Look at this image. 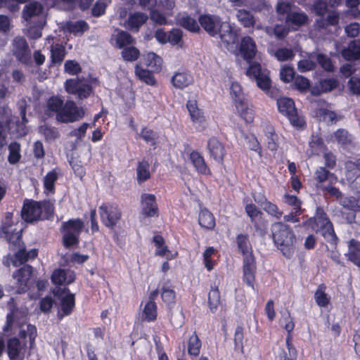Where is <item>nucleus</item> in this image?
Wrapping results in <instances>:
<instances>
[{
	"label": "nucleus",
	"mask_w": 360,
	"mask_h": 360,
	"mask_svg": "<svg viewBox=\"0 0 360 360\" xmlns=\"http://www.w3.org/2000/svg\"><path fill=\"white\" fill-rule=\"evenodd\" d=\"M0 236L5 238L13 247H18V251L15 254L14 259L11 260L13 266H18L27 261L25 250L20 248L22 229H17L11 222V214L8 213L6 221L4 222Z\"/></svg>",
	"instance_id": "7ed1b4c3"
},
{
	"label": "nucleus",
	"mask_w": 360,
	"mask_h": 360,
	"mask_svg": "<svg viewBox=\"0 0 360 360\" xmlns=\"http://www.w3.org/2000/svg\"><path fill=\"white\" fill-rule=\"evenodd\" d=\"M27 348V341L11 338L7 342V354L10 360H23Z\"/></svg>",
	"instance_id": "2eb2a0df"
},
{
	"label": "nucleus",
	"mask_w": 360,
	"mask_h": 360,
	"mask_svg": "<svg viewBox=\"0 0 360 360\" xmlns=\"http://www.w3.org/2000/svg\"><path fill=\"white\" fill-rule=\"evenodd\" d=\"M135 74L140 80L148 85H155L156 82L150 71L143 69L140 65H136L135 67Z\"/></svg>",
	"instance_id": "a19ab883"
},
{
	"label": "nucleus",
	"mask_w": 360,
	"mask_h": 360,
	"mask_svg": "<svg viewBox=\"0 0 360 360\" xmlns=\"http://www.w3.org/2000/svg\"><path fill=\"white\" fill-rule=\"evenodd\" d=\"M198 222L202 227L206 229H212L215 226V219L213 214L207 209L200 210Z\"/></svg>",
	"instance_id": "f704fd0d"
},
{
	"label": "nucleus",
	"mask_w": 360,
	"mask_h": 360,
	"mask_svg": "<svg viewBox=\"0 0 360 360\" xmlns=\"http://www.w3.org/2000/svg\"><path fill=\"white\" fill-rule=\"evenodd\" d=\"M201 27L212 37L218 35L225 46L234 45L238 41V34L231 25L216 15L205 14L199 17Z\"/></svg>",
	"instance_id": "f257e3e1"
},
{
	"label": "nucleus",
	"mask_w": 360,
	"mask_h": 360,
	"mask_svg": "<svg viewBox=\"0 0 360 360\" xmlns=\"http://www.w3.org/2000/svg\"><path fill=\"white\" fill-rule=\"evenodd\" d=\"M38 131L44 137L45 140L49 142L53 141L60 137L58 129L46 124L40 126Z\"/></svg>",
	"instance_id": "c9c22d12"
},
{
	"label": "nucleus",
	"mask_w": 360,
	"mask_h": 360,
	"mask_svg": "<svg viewBox=\"0 0 360 360\" xmlns=\"http://www.w3.org/2000/svg\"><path fill=\"white\" fill-rule=\"evenodd\" d=\"M19 329L18 335L22 341H27L28 338L29 347L33 349L35 344V338L37 337V328L34 326L25 323L17 328Z\"/></svg>",
	"instance_id": "393cba45"
},
{
	"label": "nucleus",
	"mask_w": 360,
	"mask_h": 360,
	"mask_svg": "<svg viewBox=\"0 0 360 360\" xmlns=\"http://www.w3.org/2000/svg\"><path fill=\"white\" fill-rule=\"evenodd\" d=\"M335 138L338 143L342 146H346L351 142V136L348 132L343 129H339L335 133Z\"/></svg>",
	"instance_id": "69168bd1"
},
{
	"label": "nucleus",
	"mask_w": 360,
	"mask_h": 360,
	"mask_svg": "<svg viewBox=\"0 0 360 360\" xmlns=\"http://www.w3.org/2000/svg\"><path fill=\"white\" fill-rule=\"evenodd\" d=\"M65 9L72 10L78 6L82 10L88 8L93 0H60Z\"/></svg>",
	"instance_id": "864d4df0"
},
{
	"label": "nucleus",
	"mask_w": 360,
	"mask_h": 360,
	"mask_svg": "<svg viewBox=\"0 0 360 360\" xmlns=\"http://www.w3.org/2000/svg\"><path fill=\"white\" fill-rule=\"evenodd\" d=\"M236 17L238 21L246 28L252 27L255 25V19L252 13L246 9L236 11Z\"/></svg>",
	"instance_id": "2f4dec72"
},
{
	"label": "nucleus",
	"mask_w": 360,
	"mask_h": 360,
	"mask_svg": "<svg viewBox=\"0 0 360 360\" xmlns=\"http://www.w3.org/2000/svg\"><path fill=\"white\" fill-rule=\"evenodd\" d=\"M240 51L243 58L249 63L252 59L256 57L257 53L256 44L249 36H245L241 39Z\"/></svg>",
	"instance_id": "b1692460"
},
{
	"label": "nucleus",
	"mask_w": 360,
	"mask_h": 360,
	"mask_svg": "<svg viewBox=\"0 0 360 360\" xmlns=\"http://www.w3.org/2000/svg\"><path fill=\"white\" fill-rule=\"evenodd\" d=\"M75 278L74 271L71 270L57 269L55 270L51 276V281L56 285L70 284Z\"/></svg>",
	"instance_id": "bb28decb"
},
{
	"label": "nucleus",
	"mask_w": 360,
	"mask_h": 360,
	"mask_svg": "<svg viewBox=\"0 0 360 360\" xmlns=\"http://www.w3.org/2000/svg\"><path fill=\"white\" fill-rule=\"evenodd\" d=\"M58 174L56 169L48 172L44 179V192L46 194L53 193L55 182L58 179Z\"/></svg>",
	"instance_id": "37998d69"
},
{
	"label": "nucleus",
	"mask_w": 360,
	"mask_h": 360,
	"mask_svg": "<svg viewBox=\"0 0 360 360\" xmlns=\"http://www.w3.org/2000/svg\"><path fill=\"white\" fill-rule=\"evenodd\" d=\"M139 136L143 139L146 142L150 143L151 145L155 144V141L157 138L156 134L151 129L146 127L143 128Z\"/></svg>",
	"instance_id": "338daca9"
},
{
	"label": "nucleus",
	"mask_w": 360,
	"mask_h": 360,
	"mask_svg": "<svg viewBox=\"0 0 360 360\" xmlns=\"http://www.w3.org/2000/svg\"><path fill=\"white\" fill-rule=\"evenodd\" d=\"M147 19V15L137 12L129 16L125 25L128 29L138 32L139 27L146 22Z\"/></svg>",
	"instance_id": "c85d7f7f"
},
{
	"label": "nucleus",
	"mask_w": 360,
	"mask_h": 360,
	"mask_svg": "<svg viewBox=\"0 0 360 360\" xmlns=\"http://www.w3.org/2000/svg\"><path fill=\"white\" fill-rule=\"evenodd\" d=\"M65 88L68 94L75 95L80 100L86 98L92 92V88L90 84L79 78L66 80Z\"/></svg>",
	"instance_id": "9d476101"
},
{
	"label": "nucleus",
	"mask_w": 360,
	"mask_h": 360,
	"mask_svg": "<svg viewBox=\"0 0 360 360\" xmlns=\"http://www.w3.org/2000/svg\"><path fill=\"white\" fill-rule=\"evenodd\" d=\"M255 200L257 202L260 203V205L262 206V207L269 214L273 216L274 217H275L277 219H279L282 217L283 212L279 210L277 205H276L275 204H273L272 202L266 200V199H265L264 198L263 200H261L257 201L256 199H255Z\"/></svg>",
	"instance_id": "ea45409f"
},
{
	"label": "nucleus",
	"mask_w": 360,
	"mask_h": 360,
	"mask_svg": "<svg viewBox=\"0 0 360 360\" xmlns=\"http://www.w3.org/2000/svg\"><path fill=\"white\" fill-rule=\"evenodd\" d=\"M9 155L8 162L11 164H15L18 162L20 158V146L16 142L11 143L8 146Z\"/></svg>",
	"instance_id": "bf43d9fd"
},
{
	"label": "nucleus",
	"mask_w": 360,
	"mask_h": 360,
	"mask_svg": "<svg viewBox=\"0 0 360 360\" xmlns=\"http://www.w3.org/2000/svg\"><path fill=\"white\" fill-rule=\"evenodd\" d=\"M277 105L279 112L287 116L293 126L301 127L304 124V120L298 114L292 99L285 97L280 98L277 100Z\"/></svg>",
	"instance_id": "423d86ee"
},
{
	"label": "nucleus",
	"mask_w": 360,
	"mask_h": 360,
	"mask_svg": "<svg viewBox=\"0 0 360 360\" xmlns=\"http://www.w3.org/2000/svg\"><path fill=\"white\" fill-rule=\"evenodd\" d=\"M243 257V278L247 284L253 288L256 270L255 259L252 252L244 255Z\"/></svg>",
	"instance_id": "aec40b11"
},
{
	"label": "nucleus",
	"mask_w": 360,
	"mask_h": 360,
	"mask_svg": "<svg viewBox=\"0 0 360 360\" xmlns=\"http://www.w3.org/2000/svg\"><path fill=\"white\" fill-rule=\"evenodd\" d=\"M157 317V306L154 301H148L144 305L141 314V319L143 321H152Z\"/></svg>",
	"instance_id": "58836bf2"
},
{
	"label": "nucleus",
	"mask_w": 360,
	"mask_h": 360,
	"mask_svg": "<svg viewBox=\"0 0 360 360\" xmlns=\"http://www.w3.org/2000/svg\"><path fill=\"white\" fill-rule=\"evenodd\" d=\"M246 75L250 77L255 78L258 87L264 91L269 89L271 81L269 72L266 70H262L259 63H251L246 71Z\"/></svg>",
	"instance_id": "9b49d317"
},
{
	"label": "nucleus",
	"mask_w": 360,
	"mask_h": 360,
	"mask_svg": "<svg viewBox=\"0 0 360 360\" xmlns=\"http://www.w3.org/2000/svg\"><path fill=\"white\" fill-rule=\"evenodd\" d=\"M9 308L10 312L7 314L3 330L15 333L17 328L27 323V311L26 309L17 307L13 302L9 304Z\"/></svg>",
	"instance_id": "39448f33"
},
{
	"label": "nucleus",
	"mask_w": 360,
	"mask_h": 360,
	"mask_svg": "<svg viewBox=\"0 0 360 360\" xmlns=\"http://www.w3.org/2000/svg\"><path fill=\"white\" fill-rule=\"evenodd\" d=\"M326 286L323 284L319 285L314 294V298L316 304L319 307H326L330 301V297L325 292Z\"/></svg>",
	"instance_id": "603ef678"
},
{
	"label": "nucleus",
	"mask_w": 360,
	"mask_h": 360,
	"mask_svg": "<svg viewBox=\"0 0 360 360\" xmlns=\"http://www.w3.org/2000/svg\"><path fill=\"white\" fill-rule=\"evenodd\" d=\"M316 224L321 229V235L329 243L335 244L338 238L335 233L332 223L326 214L322 213L316 218Z\"/></svg>",
	"instance_id": "dca6fc26"
},
{
	"label": "nucleus",
	"mask_w": 360,
	"mask_h": 360,
	"mask_svg": "<svg viewBox=\"0 0 360 360\" xmlns=\"http://www.w3.org/2000/svg\"><path fill=\"white\" fill-rule=\"evenodd\" d=\"M316 60L318 63L326 71L333 72L334 70L333 65L329 57L324 54L318 53L316 55Z\"/></svg>",
	"instance_id": "680f3d73"
},
{
	"label": "nucleus",
	"mask_w": 360,
	"mask_h": 360,
	"mask_svg": "<svg viewBox=\"0 0 360 360\" xmlns=\"http://www.w3.org/2000/svg\"><path fill=\"white\" fill-rule=\"evenodd\" d=\"M115 42L116 46L118 48L122 49L127 45L133 44L134 43V39L129 33L124 31H121L115 36Z\"/></svg>",
	"instance_id": "5fc2aeb1"
},
{
	"label": "nucleus",
	"mask_w": 360,
	"mask_h": 360,
	"mask_svg": "<svg viewBox=\"0 0 360 360\" xmlns=\"http://www.w3.org/2000/svg\"><path fill=\"white\" fill-rule=\"evenodd\" d=\"M236 243L239 252L243 255H247L252 252V245L250 243L248 236L245 234H239L236 237Z\"/></svg>",
	"instance_id": "79ce46f5"
},
{
	"label": "nucleus",
	"mask_w": 360,
	"mask_h": 360,
	"mask_svg": "<svg viewBox=\"0 0 360 360\" xmlns=\"http://www.w3.org/2000/svg\"><path fill=\"white\" fill-rule=\"evenodd\" d=\"M230 94L234 101L235 105L246 101L245 96L243 94L240 85L237 82H232L230 86Z\"/></svg>",
	"instance_id": "de8ad7c7"
},
{
	"label": "nucleus",
	"mask_w": 360,
	"mask_h": 360,
	"mask_svg": "<svg viewBox=\"0 0 360 360\" xmlns=\"http://www.w3.org/2000/svg\"><path fill=\"white\" fill-rule=\"evenodd\" d=\"M103 223L108 227H113L120 220L121 212L115 205L105 204L99 207Z\"/></svg>",
	"instance_id": "ddd939ff"
},
{
	"label": "nucleus",
	"mask_w": 360,
	"mask_h": 360,
	"mask_svg": "<svg viewBox=\"0 0 360 360\" xmlns=\"http://www.w3.org/2000/svg\"><path fill=\"white\" fill-rule=\"evenodd\" d=\"M187 108L195 127L204 129L206 125L205 118L202 111L198 108L196 101L189 100L187 103Z\"/></svg>",
	"instance_id": "4be33fe9"
},
{
	"label": "nucleus",
	"mask_w": 360,
	"mask_h": 360,
	"mask_svg": "<svg viewBox=\"0 0 360 360\" xmlns=\"http://www.w3.org/2000/svg\"><path fill=\"white\" fill-rule=\"evenodd\" d=\"M190 159L196 170L202 174H209L210 171L207 167L205 160L199 153L193 151L190 155Z\"/></svg>",
	"instance_id": "473e14b6"
},
{
	"label": "nucleus",
	"mask_w": 360,
	"mask_h": 360,
	"mask_svg": "<svg viewBox=\"0 0 360 360\" xmlns=\"http://www.w3.org/2000/svg\"><path fill=\"white\" fill-rule=\"evenodd\" d=\"M53 213V204L49 202H37L30 200L25 202L22 211V218L27 222H34L40 219H48Z\"/></svg>",
	"instance_id": "20e7f679"
},
{
	"label": "nucleus",
	"mask_w": 360,
	"mask_h": 360,
	"mask_svg": "<svg viewBox=\"0 0 360 360\" xmlns=\"http://www.w3.org/2000/svg\"><path fill=\"white\" fill-rule=\"evenodd\" d=\"M235 106L238 113L245 122L248 123L253 122L255 119L254 110L252 108V106L249 105L247 103V101L243 103L240 102L236 104Z\"/></svg>",
	"instance_id": "c756f323"
},
{
	"label": "nucleus",
	"mask_w": 360,
	"mask_h": 360,
	"mask_svg": "<svg viewBox=\"0 0 360 360\" xmlns=\"http://www.w3.org/2000/svg\"><path fill=\"white\" fill-rule=\"evenodd\" d=\"M145 63L148 67L153 68L154 70H159L161 67L162 60L154 53H148L145 56Z\"/></svg>",
	"instance_id": "4d7b16f0"
},
{
	"label": "nucleus",
	"mask_w": 360,
	"mask_h": 360,
	"mask_svg": "<svg viewBox=\"0 0 360 360\" xmlns=\"http://www.w3.org/2000/svg\"><path fill=\"white\" fill-rule=\"evenodd\" d=\"M63 101L58 96H51L46 102L44 111L46 115L51 116L55 114L56 116L63 107Z\"/></svg>",
	"instance_id": "7c9ffc66"
},
{
	"label": "nucleus",
	"mask_w": 360,
	"mask_h": 360,
	"mask_svg": "<svg viewBox=\"0 0 360 360\" xmlns=\"http://www.w3.org/2000/svg\"><path fill=\"white\" fill-rule=\"evenodd\" d=\"M142 212L146 217L157 216L158 213L156 198L153 194L144 193L141 197Z\"/></svg>",
	"instance_id": "5701e85b"
},
{
	"label": "nucleus",
	"mask_w": 360,
	"mask_h": 360,
	"mask_svg": "<svg viewBox=\"0 0 360 360\" xmlns=\"http://www.w3.org/2000/svg\"><path fill=\"white\" fill-rule=\"evenodd\" d=\"M294 56L295 54L292 50L286 48L278 49L275 53V56L280 61H285L292 59Z\"/></svg>",
	"instance_id": "0e129e2a"
},
{
	"label": "nucleus",
	"mask_w": 360,
	"mask_h": 360,
	"mask_svg": "<svg viewBox=\"0 0 360 360\" xmlns=\"http://www.w3.org/2000/svg\"><path fill=\"white\" fill-rule=\"evenodd\" d=\"M307 20V15L303 12L293 11L287 15V22L297 26L304 25Z\"/></svg>",
	"instance_id": "a18cd8bd"
},
{
	"label": "nucleus",
	"mask_w": 360,
	"mask_h": 360,
	"mask_svg": "<svg viewBox=\"0 0 360 360\" xmlns=\"http://www.w3.org/2000/svg\"><path fill=\"white\" fill-rule=\"evenodd\" d=\"M82 108L77 106L72 101H67L63 103V107L56 116L58 122L68 123L78 120L84 116Z\"/></svg>",
	"instance_id": "6e6552de"
},
{
	"label": "nucleus",
	"mask_w": 360,
	"mask_h": 360,
	"mask_svg": "<svg viewBox=\"0 0 360 360\" xmlns=\"http://www.w3.org/2000/svg\"><path fill=\"white\" fill-rule=\"evenodd\" d=\"M207 148L210 157L217 162L223 164L226 155L224 145L217 137H211L207 141Z\"/></svg>",
	"instance_id": "6ab92c4d"
},
{
	"label": "nucleus",
	"mask_w": 360,
	"mask_h": 360,
	"mask_svg": "<svg viewBox=\"0 0 360 360\" xmlns=\"http://www.w3.org/2000/svg\"><path fill=\"white\" fill-rule=\"evenodd\" d=\"M309 148L307 153L309 155H319L326 150V146L321 137L316 135H312L309 142Z\"/></svg>",
	"instance_id": "72a5a7b5"
},
{
	"label": "nucleus",
	"mask_w": 360,
	"mask_h": 360,
	"mask_svg": "<svg viewBox=\"0 0 360 360\" xmlns=\"http://www.w3.org/2000/svg\"><path fill=\"white\" fill-rule=\"evenodd\" d=\"M341 56L348 61L359 60L360 58V40L351 41L347 46L341 51Z\"/></svg>",
	"instance_id": "a878e982"
},
{
	"label": "nucleus",
	"mask_w": 360,
	"mask_h": 360,
	"mask_svg": "<svg viewBox=\"0 0 360 360\" xmlns=\"http://www.w3.org/2000/svg\"><path fill=\"white\" fill-rule=\"evenodd\" d=\"M273 239L287 258H291L296 249V237L290 227L282 222H276L271 226Z\"/></svg>",
	"instance_id": "f03ea898"
},
{
	"label": "nucleus",
	"mask_w": 360,
	"mask_h": 360,
	"mask_svg": "<svg viewBox=\"0 0 360 360\" xmlns=\"http://www.w3.org/2000/svg\"><path fill=\"white\" fill-rule=\"evenodd\" d=\"M262 135L261 141L271 151H276L278 147V137L274 127L267 123L262 125Z\"/></svg>",
	"instance_id": "a211bd4d"
},
{
	"label": "nucleus",
	"mask_w": 360,
	"mask_h": 360,
	"mask_svg": "<svg viewBox=\"0 0 360 360\" xmlns=\"http://www.w3.org/2000/svg\"><path fill=\"white\" fill-rule=\"evenodd\" d=\"M13 45V51L17 58L23 63H28L30 60V51L26 40L22 37H16Z\"/></svg>",
	"instance_id": "412c9836"
},
{
	"label": "nucleus",
	"mask_w": 360,
	"mask_h": 360,
	"mask_svg": "<svg viewBox=\"0 0 360 360\" xmlns=\"http://www.w3.org/2000/svg\"><path fill=\"white\" fill-rule=\"evenodd\" d=\"M32 274V268L25 265L13 275L15 281V289L18 293L26 291L29 288V282Z\"/></svg>",
	"instance_id": "4468645a"
},
{
	"label": "nucleus",
	"mask_w": 360,
	"mask_h": 360,
	"mask_svg": "<svg viewBox=\"0 0 360 360\" xmlns=\"http://www.w3.org/2000/svg\"><path fill=\"white\" fill-rule=\"evenodd\" d=\"M22 15L30 24L37 22L39 27H43L46 23L43 6L38 2H32L26 5L22 10Z\"/></svg>",
	"instance_id": "1a4fd4ad"
},
{
	"label": "nucleus",
	"mask_w": 360,
	"mask_h": 360,
	"mask_svg": "<svg viewBox=\"0 0 360 360\" xmlns=\"http://www.w3.org/2000/svg\"><path fill=\"white\" fill-rule=\"evenodd\" d=\"M153 242L155 243L156 246V255L162 257H165L167 259L171 258V253L169 251L167 247L165 245L164 239L161 236H155L153 237Z\"/></svg>",
	"instance_id": "09e8293b"
},
{
	"label": "nucleus",
	"mask_w": 360,
	"mask_h": 360,
	"mask_svg": "<svg viewBox=\"0 0 360 360\" xmlns=\"http://www.w3.org/2000/svg\"><path fill=\"white\" fill-rule=\"evenodd\" d=\"M83 226V222L79 219H70L64 223L63 243L65 247L68 248L78 243V237Z\"/></svg>",
	"instance_id": "0eeeda50"
},
{
	"label": "nucleus",
	"mask_w": 360,
	"mask_h": 360,
	"mask_svg": "<svg viewBox=\"0 0 360 360\" xmlns=\"http://www.w3.org/2000/svg\"><path fill=\"white\" fill-rule=\"evenodd\" d=\"M348 257L354 264L360 266V242L352 239L349 241Z\"/></svg>",
	"instance_id": "e433bc0d"
},
{
	"label": "nucleus",
	"mask_w": 360,
	"mask_h": 360,
	"mask_svg": "<svg viewBox=\"0 0 360 360\" xmlns=\"http://www.w3.org/2000/svg\"><path fill=\"white\" fill-rule=\"evenodd\" d=\"M294 75L295 72L292 67L285 65L281 69L280 78L285 83L291 82L294 78Z\"/></svg>",
	"instance_id": "e2e57ef3"
},
{
	"label": "nucleus",
	"mask_w": 360,
	"mask_h": 360,
	"mask_svg": "<svg viewBox=\"0 0 360 360\" xmlns=\"http://www.w3.org/2000/svg\"><path fill=\"white\" fill-rule=\"evenodd\" d=\"M208 303L210 311L212 313L216 312L219 305L220 304V295L217 286L211 288L208 294Z\"/></svg>",
	"instance_id": "c03bdc74"
},
{
	"label": "nucleus",
	"mask_w": 360,
	"mask_h": 360,
	"mask_svg": "<svg viewBox=\"0 0 360 360\" xmlns=\"http://www.w3.org/2000/svg\"><path fill=\"white\" fill-rule=\"evenodd\" d=\"M66 28L70 32L75 34H79L86 31L89 29V25L84 20H78L67 22Z\"/></svg>",
	"instance_id": "3c124183"
},
{
	"label": "nucleus",
	"mask_w": 360,
	"mask_h": 360,
	"mask_svg": "<svg viewBox=\"0 0 360 360\" xmlns=\"http://www.w3.org/2000/svg\"><path fill=\"white\" fill-rule=\"evenodd\" d=\"M345 168L346 179L350 188L360 194V166L353 162H347Z\"/></svg>",
	"instance_id": "f3484780"
},
{
	"label": "nucleus",
	"mask_w": 360,
	"mask_h": 360,
	"mask_svg": "<svg viewBox=\"0 0 360 360\" xmlns=\"http://www.w3.org/2000/svg\"><path fill=\"white\" fill-rule=\"evenodd\" d=\"M294 86L300 91H305L309 88V81L304 77L297 76L294 79Z\"/></svg>",
	"instance_id": "774afa93"
},
{
	"label": "nucleus",
	"mask_w": 360,
	"mask_h": 360,
	"mask_svg": "<svg viewBox=\"0 0 360 360\" xmlns=\"http://www.w3.org/2000/svg\"><path fill=\"white\" fill-rule=\"evenodd\" d=\"M56 296L60 300V310L58 312L60 319L71 314L75 307V296L66 288H58L55 291Z\"/></svg>",
	"instance_id": "f8f14e48"
},
{
	"label": "nucleus",
	"mask_w": 360,
	"mask_h": 360,
	"mask_svg": "<svg viewBox=\"0 0 360 360\" xmlns=\"http://www.w3.org/2000/svg\"><path fill=\"white\" fill-rule=\"evenodd\" d=\"M200 347L201 342L200 339L195 333L193 334L188 341V354L197 356L200 353Z\"/></svg>",
	"instance_id": "6e6d98bb"
},
{
	"label": "nucleus",
	"mask_w": 360,
	"mask_h": 360,
	"mask_svg": "<svg viewBox=\"0 0 360 360\" xmlns=\"http://www.w3.org/2000/svg\"><path fill=\"white\" fill-rule=\"evenodd\" d=\"M137 181L139 184L150 178L149 163L146 160L140 162L136 168Z\"/></svg>",
	"instance_id": "49530a36"
},
{
	"label": "nucleus",
	"mask_w": 360,
	"mask_h": 360,
	"mask_svg": "<svg viewBox=\"0 0 360 360\" xmlns=\"http://www.w3.org/2000/svg\"><path fill=\"white\" fill-rule=\"evenodd\" d=\"M139 55V51L134 46L124 48L122 51V56L127 61H134L138 59Z\"/></svg>",
	"instance_id": "052dcab7"
},
{
	"label": "nucleus",
	"mask_w": 360,
	"mask_h": 360,
	"mask_svg": "<svg viewBox=\"0 0 360 360\" xmlns=\"http://www.w3.org/2000/svg\"><path fill=\"white\" fill-rule=\"evenodd\" d=\"M171 82L176 88L184 89L191 84L193 79L188 72H181L175 73L172 77Z\"/></svg>",
	"instance_id": "cd10ccee"
},
{
	"label": "nucleus",
	"mask_w": 360,
	"mask_h": 360,
	"mask_svg": "<svg viewBox=\"0 0 360 360\" xmlns=\"http://www.w3.org/2000/svg\"><path fill=\"white\" fill-rule=\"evenodd\" d=\"M51 58L53 63H61L65 57V48L60 44H55L51 48Z\"/></svg>",
	"instance_id": "13d9d810"
},
{
	"label": "nucleus",
	"mask_w": 360,
	"mask_h": 360,
	"mask_svg": "<svg viewBox=\"0 0 360 360\" xmlns=\"http://www.w3.org/2000/svg\"><path fill=\"white\" fill-rule=\"evenodd\" d=\"M286 345L288 354L283 349H280L276 356V360H294L296 358L297 351L291 342L290 335L286 338Z\"/></svg>",
	"instance_id": "4c0bfd02"
},
{
	"label": "nucleus",
	"mask_w": 360,
	"mask_h": 360,
	"mask_svg": "<svg viewBox=\"0 0 360 360\" xmlns=\"http://www.w3.org/2000/svg\"><path fill=\"white\" fill-rule=\"evenodd\" d=\"M178 23L185 29L191 32H198L200 30L198 23L193 18L187 15H184L178 19Z\"/></svg>",
	"instance_id": "8fccbe9b"
}]
</instances>
